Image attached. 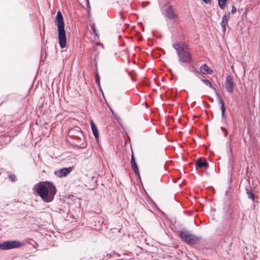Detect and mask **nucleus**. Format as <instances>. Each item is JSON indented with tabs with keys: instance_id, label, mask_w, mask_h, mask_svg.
Listing matches in <instances>:
<instances>
[{
	"instance_id": "1",
	"label": "nucleus",
	"mask_w": 260,
	"mask_h": 260,
	"mask_svg": "<svg viewBox=\"0 0 260 260\" xmlns=\"http://www.w3.org/2000/svg\"><path fill=\"white\" fill-rule=\"evenodd\" d=\"M37 194L43 201L49 203L52 201L56 192L55 185L51 182L41 181L36 184L34 187Z\"/></svg>"
},
{
	"instance_id": "2",
	"label": "nucleus",
	"mask_w": 260,
	"mask_h": 260,
	"mask_svg": "<svg viewBox=\"0 0 260 260\" xmlns=\"http://www.w3.org/2000/svg\"><path fill=\"white\" fill-rule=\"evenodd\" d=\"M56 25L58 32L59 44L61 49L66 46L67 37L64 29L63 18L60 11H58L56 16Z\"/></svg>"
},
{
	"instance_id": "3",
	"label": "nucleus",
	"mask_w": 260,
	"mask_h": 260,
	"mask_svg": "<svg viewBox=\"0 0 260 260\" xmlns=\"http://www.w3.org/2000/svg\"><path fill=\"white\" fill-rule=\"evenodd\" d=\"M179 57V61L184 63H190L192 60V56L187 47L184 44L176 43L173 45Z\"/></svg>"
},
{
	"instance_id": "4",
	"label": "nucleus",
	"mask_w": 260,
	"mask_h": 260,
	"mask_svg": "<svg viewBox=\"0 0 260 260\" xmlns=\"http://www.w3.org/2000/svg\"><path fill=\"white\" fill-rule=\"evenodd\" d=\"M179 236L185 242L190 245L196 244L201 239V237L192 235L186 230L181 231L179 232Z\"/></svg>"
},
{
	"instance_id": "5",
	"label": "nucleus",
	"mask_w": 260,
	"mask_h": 260,
	"mask_svg": "<svg viewBox=\"0 0 260 260\" xmlns=\"http://www.w3.org/2000/svg\"><path fill=\"white\" fill-rule=\"evenodd\" d=\"M23 244L17 240L8 241L0 244V249L8 250L13 248H18L22 247Z\"/></svg>"
},
{
	"instance_id": "6",
	"label": "nucleus",
	"mask_w": 260,
	"mask_h": 260,
	"mask_svg": "<svg viewBox=\"0 0 260 260\" xmlns=\"http://www.w3.org/2000/svg\"><path fill=\"white\" fill-rule=\"evenodd\" d=\"M73 167L63 168L58 170L55 171L54 174L59 178L67 176L73 170Z\"/></svg>"
},
{
	"instance_id": "7",
	"label": "nucleus",
	"mask_w": 260,
	"mask_h": 260,
	"mask_svg": "<svg viewBox=\"0 0 260 260\" xmlns=\"http://www.w3.org/2000/svg\"><path fill=\"white\" fill-rule=\"evenodd\" d=\"M225 87L227 91L229 93H233L234 88V82L232 77L229 75L226 78Z\"/></svg>"
},
{
	"instance_id": "8",
	"label": "nucleus",
	"mask_w": 260,
	"mask_h": 260,
	"mask_svg": "<svg viewBox=\"0 0 260 260\" xmlns=\"http://www.w3.org/2000/svg\"><path fill=\"white\" fill-rule=\"evenodd\" d=\"M165 16L170 20L175 19L177 17V15L175 13L172 6H169L166 9Z\"/></svg>"
},
{
	"instance_id": "9",
	"label": "nucleus",
	"mask_w": 260,
	"mask_h": 260,
	"mask_svg": "<svg viewBox=\"0 0 260 260\" xmlns=\"http://www.w3.org/2000/svg\"><path fill=\"white\" fill-rule=\"evenodd\" d=\"M230 12H229L228 14H224L222 17L220 25L221 26L222 30L223 32H225L226 31V27L230 19Z\"/></svg>"
},
{
	"instance_id": "10",
	"label": "nucleus",
	"mask_w": 260,
	"mask_h": 260,
	"mask_svg": "<svg viewBox=\"0 0 260 260\" xmlns=\"http://www.w3.org/2000/svg\"><path fill=\"white\" fill-rule=\"evenodd\" d=\"M196 166L197 168H208L209 167L208 164L205 161L203 160L201 158H198L196 162Z\"/></svg>"
},
{
	"instance_id": "11",
	"label": "nucleus",
	"mask_w": 260,
	"mask_h": 260,
	"mask_svg": "<svg viewBox=\"0 0 260 260\" xmlns=\"http://www.w3.org/2000/svg\"><path fill=\"white\" fill-rule=\"evenodd\" d=\"M200 70L201 73L205 75L211 74L212 70L210 69L206 63H204L201 66L200 68Z\"/></svg>"
},
{
	"instance_id": "12",
	"label": "nucleus",
	"mask_w": 260,
	"mask_h": 260,
	"mask_svg": "<svg viewBox=\"0 0 260 260\" xmlns=\"http://www.w3.org/2000/svg\"><path fill=\"white\" fill-rule=\"evenodd\" d=\"M218 101L219 104L221 105L220 110L221 111L222 117L223 119H226V116L225 114V108L224 107V102L220 96H218Z\"/></svg>"
},
{
	"instance_id": "13",
	"label": "nucleus",
	"mask_w": 260,
	"mask_h": 260,
	"mask_svg": "<svg viewBox=\"0 0 260 260\" xmlns=\"http://www.w3.org/2000/svg\"><path fill=\"white\" fill-rule=\"evenodd\" d=\"M131 164L132 168L135 172V173L137 175H139V171L138 169V167L137 164L136 162L135 159L134 158V154H133L131 156Z\"/></svg>"
},
{
	"instance_id": "14",
	"label": "nucleus",
	"mask_w": 260,
	"mask_h": 260,
	"mask_svg": "<svg viewBox=\"0 0 260 260\" xmlns=\"http://www.w3.org/2000/svg\"><path fill=\"white\" fill-rule=\"evenodd\" d=\"M90 124H91V129H92L93 134L94 136L95 137V139H97L99 138V132H98L97 127L95 125V124L93 123V122L92 121H90Z\"/></svg>"
},
{
	"instance_id": "15",
	"label": "nucleus",
	"mask_w": 260,
	"mask_h": 260,
	"mask_svg": "<svg viewBox=\"0 0 260 260\" xmlns=\"http://www.w3.org/2000/svg\"><path fill=\"white\" fill-rule=\"evenodd\" d=\"M246 193L249 199L254 200V195L250 187H249V188H246Z\"/></svg>"
},
{
	"instance_id": "16",
	"label": "nucleus",
	"mask_w": 260,
	"mask_h": 260,
	"mask_svg": "<svg viewBox=\"0 0 260 260\" xmlns=\"http://www.w3.org/2000/svg\"><path fill=\"white\" fill-rule=\"evenodd\" d=\"M227 3V0H218V6L222 10L225 9Z\"/></svg>"
},
{
	"instance_id": "17",
	"label": "nucleus",
	"mask_w": 260,
	"mask_h": 260,
	"mask_svg": "<svg viewBox=\"0 0 260 260\" xmlns=\"http://www.w3.org/2000/svg\"><path fill=\"white\" fill-rule=\"evenodd\" d=\"M202 81L204 84L208 86L210 88H212L215 90H216V88L212 85L209 80L202 79Z\"/></svg>"
},
{
	"instance_id": "18",
	"label": "nucleus",
	"mask_w": 260,
	"mask_h": 260,
	"mask_svg": "<svg viewBox=\"0 0 260 260\" xmlns=\"http://www.w3.org/2000/svg\"><path fill=\"white\" fill-rule=\"evenodd\" d=\"M9 178L12 182H15L16 180V176L14 174H10Z\"/></svg>"
},
{
	"instance_id": "19",
	"label": "nucleus",
	"mask_w": 260,
	"mask_h": 260,
	"mask_svg": "<svg viewBox=\"0 0 260 260\" xmlns=\"http://www.w3.org/2000/svg\"><path fill=\"white\" fill-rule=\"evenodd\" d=\"M236 11H237V9L235 7V6H232V10H231V13L232 14H234L236 12Z\"/></svg>"
},
{
	"instance_id": "20",
	"label": "nucleus",
	"mask_w": 260,
	"mask_h": 260,
	"mask_svg": "<svg viewBox=\"0 0 260 260\" xmlns=\"http://www.w3.org/2000/svg\"><path fill=\"white\" fill-rule=\"evenodd\" d=\"M95 80L96 83L100 85V77L98 74H96Z\"/></svg>"
},
{
	"instance_id": "21",
	"label": "nucleus",
	"mask_w": 260,
	"mask_h": 260,
	"mask_svg": "<svg viewBox=\"0 0 260 260\" xmlns=\"http://www.w3.org/2000/svg\"><path fill=\"white\" fill-rule=\"evenodd\" d=\"M91 28H92V30H93V32H94L96 35H97L96 28H95V26H94V25H93L91 26Z\"/></svg>"
},
{
	"instance_id": "22",
	"label": "nucleus",
	"mask_w": 260,
	"mask_h": 260,
	"mask_svg": "<svg viewBox=\"0 0 260 260\" xmlns=\"http://www.w3.org/2000/svg\"><path fill=\"white\" fill-rule=\"evenodd\" d=\"M206 4H209L211 2V0H203Z\"/></svg>"
},
{
	"instance_id": "23",
	"label": "nucleus",
	"mask_w": 260,
	"mask_h": 260,
	"mask_svg": "<svg viewBox=\"0 0 260 260\" xmlns=\"http://www.w3.org/2000/svg\"><path fill=\"white\" fill-rule=\"evenodd\" d=\"M221 129L223 131H224V132H225V131H227V130H226V129L225 128L223 127H221Z\"/></svg>"
},
{
	"instance_id": "24",
	"label": "nucleus",
	"mask_w": 260,
	"mask_h": 260,
	"mask_svg": "<svg viewBox=\"0 0 260 260\" xmlns=\"http://www.w3.org/2000/svg\"><path fill=\"white\" fill-rule=\"evenodd\" d=\"M119 15L120 16V17L122 18V19H124V17L123 16H122L121 13H119Z\"/></svg>"
},
{
	"instance_id": "25",
	"label": "nucleus",
	"mask_w": 260,
	"mask_h": 260,
	"mask_svg": "<svg viewBox=\"0 0 260 260\" xmlns=\"http://www.w3.org/2000/svg\"><path fill=\"white\" fill-rule=\"evenodd\" d=\"M225 132V136H227V135H228V132H227V131H225V132Z\"/></svg>"
},
{
	"instance_id": "26",
	"label": "nucleus",
	"mask_w": 260,
	"mask_h": 260,
	"mask_svg": "<svg viewBox=\"0 0 260 260\" xmlns=\"http://www.w3.org/2000/svg\"><path fill=\"white\" fill-rule=\"evenodd\" d=\"M87 5H88V6H89V2H88V0H87Z\"/></svg>"
}]
</instances>
